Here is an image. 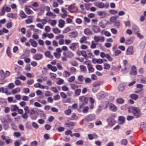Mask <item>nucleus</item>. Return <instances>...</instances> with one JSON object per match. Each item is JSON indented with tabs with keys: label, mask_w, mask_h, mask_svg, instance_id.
I'll return each mask as SVG.
<instances>
[{
	"label": "nucleus",
	"mask_w": 146,
	"mask_h": 146,
	"mask_svg": "<svg viewBox=\"0 0 146 146\" xmlns=\"http://www.w3.org/2000/svg\"><path fill=\"white\" fill-rule=\"evenodd\" d=\"M27 113L25 112V113L22 115V117L24 119H27L28 118Z\"/></svg>",
	"instance_id": "obj_61"
},
{
	"label": "nucleus",
	"mask_w": 146,
	"mask_h": 146,
	"mask_svg": "<svg viewBox=\"0 0 146 146\" xmlns=\"http://www.w3.org/2000/svg\"><path fill=\"white\" fill-rule=\"evenodd\" d=\"M21 139H18L14 142L15 146H19L20 145V142H21Z\"/></svg>",
	"instance_id": "obj_34"
},
{
	"label": "nucleus",
	"mask_w": 146,
	"mask_h": 146,
	"mask_svg": "<svg viewBox=\"0 0 146 146\" xmlns=\"http://www.w3.org/2000/svg\"><path fill=\"white\" fill-rule=\"evenodd\" d=\"M80 68L82 71L85 72L86 70V67L82 65H81L80 66Z\"/></svg>",
	"instance_id": "obj_32"
},
{
	"label": "nucleus",
	"mask_w": 146,
	"mask_h": 146,
	"mask_svg": "<svg viewBox=\"0 0 146 146\" xmlns=\"http://www.w3.org/2000/svg\"><path fill=\"white\" fill-rule=\"evenodd\" d=\"M42 57L43 55L42 54L40 53H38L34 54L33 56V58L35 60H41Z\"/></svg>",
	"instance_id": "obj_6"
},
{
	"label": "nucleus",
	"mask_w": 146,
	"mask_h": 146,
	"mask_svg": "<svg viewBox=\"0 0 146 146\" xmlns=\"http://www.w3.org/2000/svg\"><path fill=\"white\" fill-rule=\"evenodd\" d=\"M19 107L16 105H12L11 106V110L12 111H15L19 110Z\"/></svg>",
	"instance_id": "obj_18"
},
{
	"label": "nucleus",
	"mask_w": 146,
	"mask_h": 146,
	"mask_svg": "<svg viewBox=\"0 0 146 146\" xmlns=\"http://www.w3.org/2000/svg\"><path fill=\"white\" fill-rule=\"evenodd\" d=\"M87 65L89 71V73L93 72L94 71V69L92 65L89 63H88Z\"/></svg>",
	"instance_id": "obj_10"
},
{
	"label": "nucleus",
	"mask_w": 146,
	"mask_h": 146,
	"mask_svg": "<svg viewBox=\"0 0 146 146\" xmlns=\"http://www.w3.org/2000/svg\"><path fill=\"white\" fill-rule=\"evenodd\" d=\"M100 87H94L92 88V91L94 93L97 92L98 90L99 89Z\"/></svg>",
	"instance_id": "obj_57"
},
{
	"label": "nucleus",
	"mask_w": 146,
	"mask_h": 146,
	"mask_svg": "<svg viewBox=\"0 0 146 146\" xmlns=\"http://www.w3.org/2000/svg\"><path fill=\"white\" fill-rule=\"evenodd\" d=\"M130 74L131 75H136L137 74L136 67L135 66H133L131 67V70L130 72Z\"/></svg>",
	"instance_id": "obj_8"
},
{
	"label": "nucleus",
	"mask_w": 146,
	"mask_h": 146,
	"mask_svg": "<svg viewBox=\"0 0 146 146\" xmlns=\"http://www.w3.org/2000/svg\"><path fill=\"white\" fill-rule=\"evenodd\" d=\"M96 68L98 70L100 71L102 70L103 67L101 65L99 64H97L96 66Z\"/></svg>",
	"instance_id": "obj_41"
},
{
	"label": "nucleus",
	"mask_w": 146,
	"mask_h": 146,
	"mask_svg": "<svg viewBox=\"0 0 146 146\" xmlns=\"http://www.w3.org/2000/svg\"><path fill=\"white\" fill-rule=\"evenodd\" d=\"M52 45L54 47H57L58 46V44L57 41L55 40H54L52 42Z\"/></svg>",
	"instance_id": "obj_40"
},
{
	"label": "nucleus",
	"mask_w": 146,
	"mask_h": 146,
	"mask_svg": "<svg viewBox=\"0 0 146 146\" xmlns=\"http://www.w3.org/2000/svg\"><path fill=\"white\" fill-rule=\"evenodd\" d=\"M132 113L134 116L136 118H138L140 117L141 115L140 111L138 108L134 107H132Z\"/></svg>",
	"instance_id": "obj_1"
},
{
	"label": "nucleus",
	"mask_w": 146,
	"mask_h": 146,
	"mask_svg": "<svg viewBox=\"0 0 146 146\" xmlns=\"http://www.w3.org/2000/svg\"><path fill=\"white\" fill-rule=\"evenodd\" d=\"M25 12L28 15L32 14L34 13L29 8V6H25Z\"/></svg>",
	"instance_id": "obj_9"
},
{
	"label": "nucleus",
	"mask_w": 146,
	"mask_h": 146,
	"mask_svg": "<svg viewBox=\"0 0 146 146\" xmlns=\"http://www.w3.org/2000/svg\"><path fill=\"white\" fill-rule=\"evenodd\" d=\"M81 92V89H76L74 92L75 94L77 96L80 95Z\"/></svg>",
	"instance_id": "obj_33"
},
{
	"label": "nucleus",
	"mask_w": 146,
	"mask_h": 146,
	"mask_svg": "<svg viewBox=\"0 0 146 146\" xmlns=\"http://www.w3.org/2000/svg\"><path fill=\"white\" fill-rule=\"evenodd\" d=\"M32 39H30L29 41L31 42V44L32 46L35 47L37 46V43L35 41H33V42H31Z\"/></svg>",
	"instance_id": "obj_37"
},
{
	"label": "nucleus",
	"mask_w": 146,
	"mask_h": 146,
	"mask_svg": "<svg viewBox=\"0 0 146 146\" xmlns=\"http://www.w3.org/2000/svg\"><path fill=\"white\" fill-rule=\"evenodd\" d=\"M52 31L55 34H58L60 33V31L57 28H53Z\"/></svg>",
	"instance_id": "obj_29"
},
{
	"label": "nucleus",
	"mask_w": 146,
	"mask_h": 146,
	"mask_svg": "<svg viewBox=\"0 0 146 146\" xmlns=\"http://www.w3.org/2000/svg\"><path fill=\"white\" fill-rule=\"evenodd\" d=\"M56 66L58 69L60 70H63V68L61 66V65L60 63H58L56 64Z\"/></svg>",
	"instance_id": "obj_54"
},
{
	"label": "nucleus",
	"mask_w": 146,
	"mask_h": 146,
	"mask_svg": "<svg viewBox=\"0 0 146 146\" xmlns=\"http://www.w3.org/2000/svg\"><path fill=\"white\" fill-rule=\"evenodd\" d=\"M89 110V107L88 106H86L84 107L83 110L82 112L84 113H86Z\"/></svg>",
	"instance_id": "obj_45"
},
{
	"label": "nucleus",
	"mask_w": 146,
	"mask_h": 146,
	"mask_svg": "<svg viewBox=\"0 0 146 146\" xmlns=\"http://www.w3.org/2000/svg\"><path fill=\"white\" fill-rule=\"evenodd\" d=\"M105 35L107 37H110L111 36L110 33L108 31H106L104 33Z\"/></svg>",
	"instance_id": "obj_59"
},
{
	"label": "nucleus",
	"mask_w": 146,
	"mask_h": 146,
	"mask_svg": "<svg viewBox=\"0 0 146 146\" xmlns=\"http://www.w3.org/2000/svg\"><path fill=\"white\" fill-rule=\"evenodd\" d=\"M125 86L123 84H120L118 87V90L119 91H123L125 89Z\"/></svg>",
	"instance_id": "obj_28"
},
{
	"label": "nucleus",
	"mask_w": 146,
	"mask_h": 146,
	"mask_svg": "<svg viewBox=\"0 0 146 146\" xmlns=\"http://www.w3.org/2000/svg\"><path fill=\"white\" fill-rule=\"evenodd\" d=\"M91 80L89 78H86L85 79V82L86 83H89L91 82Z\"/></svg>",
	"instance_id": "obj_60"
},
{
	"label": "nucleus",
	"mask_w": 146,
	"mask_h": 146,
	"mask_svg": "<svg viewBox=\"0 0 146 146\" xmlns=\"http://www.w3.org/2000/svg\"><path fill=\"white\" fill-rule=\"evenodd\" d=\"M54 56L57 59H59L60 57L61 54L60 53L55 52L54 53Z\"/></svg>",
	"instance_id": "obj_35"
},
{
	"label": "nucleus",
	"mask_w": 146,
	"mask_h": 146,
	"mask_svg": "<svg viewBox=\"0 0 146 146\" xmlns=\"http://www.w3.org/2000/svg\"><path fill=\"white\" fill-rule=\"evenodd\" d=\"M130 97L132 99L134 100H136L138 98V95L134 94H131L130 95Z\"/></svg>",
	"instance_id": "obj_25"
},
{
	"label": "nucleus",
	"mask_w": 146,
	"mask_h": 146,
	"mask_svg": "<svg viewBox=\"0 0 146 146\" xmlns=\"http://www.w3.org/2000/svg\"><path fill=\"white\" fill-rule=\"evenodd\" d=\"M32 125L35 129H37L38 127V124L35 122H33L32 123Z\"/></svg>",
	"instance_id": "obj_52"
},
{
	"label": "nucleus",
	"mask_w": 146,
	"mask_h": 146,
	"mask_svg": "<svg viewBox=\"0 0 146 146\" xmlns=\"http://www.w3.org/2000/svg\"><path fill=\"white\" fill-rule=\"evenodd\" d=\"M107 121L108 122V124L111 126H113L115 125V121L114 119L112 117H110L107 119Z\"/></svg>",
	"instance_id": "obj_3"
},
{
	"label": "nucleus",
	"mask_w": 146,
	"mask_h": 146,
	"mask_svg": "<svg viewBox=\"0 0 146 146\" xmlns=\"http://www.w3.org/2000/svg\"><path fill=\"white\" fill-rule=\"evenodd\" d=\"M125 117L122 116H121L119 117L118 120L120 121L119 123V124L121 125L123 124L125 121Z\"/></svg>",
	"instance_id": "obj_15"
},
{
	"label": "nucleus",
	"mask_w": 146,
	"mask_h": 146,
	"mask_svg": "<svg viewBox=\"0 0 146 146\" xmlns=\"http://www.w3.org/2000/svg\"><path fill=\"white\" fill-rule=\"evenodd\" d=\"M145 42L144 41L142 42L140 44V46L141 48L143 49L145 47Z\"/></svg>",
	"instance_id": "obj_44"
},
{
	"label": "nucleus",
	"mask_w": 146,
	"mask_h": 146,
	"mask_svg": "<svg viewBox=\"0 0 146 146\" xmlns=\"http://www.w3.org/2000/svg\"><path fill=\"white\" fill-rule=\"evenodd\" d=\"M7 17L13 19H16L17 17V15L16 13H9L7 14Z\"/></svg>",
	"instance_id": "obj_13"
},
{
	"label": "nucleus",
	"mask_w": 146,
	"mask_h": 146,
	"mask_svg": "<svg viewBox=\"0 0 146 146\" xmlns=\"http://www.w3.org/2000/svg\"><path fill=\"white\" fill-rule=\"evenodd\" d=\"M41 113H40V117L41 118H45L46 115L45 113L41 110L40 111Z\"/></svg>",
	"instance_id": "obj_51"
},
{
	"label": "nucleus",
	"mask_w": 146,
	"mask_h": 146,
	"mask_svg": "<svg viewBox=\"0 0 146 146\" xmlns=\"http://www.w3.org/2000/svg\"><path fill=\"white\" fill-rule=\"evenodd\" d=\"M51 28L49 26H46L44 29L45 31L47 32H49L50 31Z\"/></svg>",
	"instance_id": "obj_50"
},
{
	"label": "nucleus",
	"mask_w": 146,
	"mask_h": 146,
	"mask_svg": "<svg viewBox=\"0 0 146 146\" xmlns=\"http://www.w3.org/2000/svg\"><path fill=\"white\" fill-rule=\"evenodd\" d=\"M15 85L14 83H9L8 85L9 88L11 89H13L15 87Z\"/></svg>",
	"instance_id": "obj_58"
},
{
	"label": "nucleus",
	"mask_w": 146,
	"mask_h": 146,
	"mask_svg": "<svg viewBox=\"0 0 146 146\" xmlns=\"http://www.w3.org/2000/svg\"><path fill=\"white\" fill-rule=\"evenodd\" d=\"M50 90L54 93H56L58 92L56 88L55 87H52L50 88Z\"/></svg>",
	"instance_id": "obj_56"
},
{
	"label": "nucleus",
	"mask_w": 146,
	"mask_h": 146,
	"mask_svg": "<svg viewBox=\"0 0 146 146\" xmlns=\"http://www.w3.org/2000/svg\"><path fill=\"white\" fill-rule=\"evenodd\" d=\"M19 15L21 17L22 19L25 18H26L27 17V15L25 14L24 12L22 11H20Z\"/></svg>",
	"instance_id": "obj_23"
},
{
	"label": "nucleus",
	"mask_w": 146,
	"mask_h": 146,
	"mask_svg": "<svg viewBox=\"0 0 146 146\" xmlns=\"http://www.w3.org/2000/svg\"><path fill=\"white\" fill-rule=\"evenodd\" d=\"M114 23V25L116 27H118L120 25V23L119 20H117Z\"/></svg>",
	"instance_id": "obj_42"
},
{
	"label": "nucleus",
	"mask_w": 146,
	"mask_h": 146,
	"mask_svg": "<svg viewBox=\"0 0 146 146\" xmlns=\"http://www.w3.org/2000/svg\"><path fill=\"white\" fill-rule=\"evenodd\" d=\"M0 77L1 80H3L5 78V73L3 70H0Z\"/></svg>",
	"instance_id": "obj_22"
},
{
	"label": "nucleus",
	"mask_w": 146,
	"mask_h": 146,
	"mask_svg": "<svg viewBox=\"0 0 146 146\" xmlns=\"http://www.w3.org/2000/svg\"><path fill=\"white\" fill-rule=\"evenodd\" d=\"M133 29L135 33L138 32L139 31V30L138 27L136 26H135L134 27H133Z\"/></svg>",
	"instance_id": "obj_47"
},
{
	"label": "nucleus",
	"mask_w": 146,
	"mask_h": 146,
	"mask_svg": "<svg viewBox=\"0 0 146 146\" xmlns=\"http://www.w3.org/2000/svg\"><path fill=\"white\" fill-rule=\"evenodd\" d=\"M37 145V143L36 141H34L31 143V146H36Z\"/></svg>",
	"instance_id": "obj_64"
},
{
	"label": "nucleus",
	"mask_w": 146,
	"mask_h": 146,
	"mask_svg": "<svg viewBox=\"0 0 146 146\" xmlns=\"http://www.w3.org/2000/svg\"><path fill=\"white\" fill-rule=\"evenodd\" d=\"M46 15L49 17H50L53 19L55 18L56 16V15L54 13H52L51 11L47 12L46 13Z\"/></svg>",
	"instance_id": "obj_17"
},
{
	"label": "nucleus",
	"mask_w": 146,
	"mask_h": 146,
	"mask_svg": "<svg viewBox=\"0 0 146 146\" xmlns=\"http://www.w3.org/2000/svg\"><path fill=\"white\" fill-rule=\"evenodd\" d=\"M134 39L133 37H131L129 39L126 40L125 43L126 44H131L133 42Z\"/></svg>",
	"instance_id": "obj_16"
},
{
	"label": "nucleus",
	"mask_w": 146,
	"mask_h": 146,
	"mask_svg": "<svg viewBox=\"0 0 146 146\" xmlns=\"http://www.w3.org/2000/svg\"><path fill=\"white\" fill-rule=\"evenodd\" d=\"M97 7L100 8H103L104 7V3L100 2L98 5Z\"/></svg>",
	"instance_id": "obj_38"
},
{
	"label": "nucleus",
	"mask_w": 146,
	"mask_h": 146,
	"mask_svg": "<svg viewBox=\"0 0 146 146\" xmlns=\"http://www.w3.org/2000/svg\"><path fill=\"white\" fill-rule=\"evenodd\" d=\"M126 55H131L133 54V47L131 46L129 47L126 50Z\"/></svg>",
	"instance_id": "obj_7"
},
{
	"label": "nucleus",
	"mask_w": 146,
	"mask_h": 146,
	"mask_svg": "<svg viewBox=\"0 0 146 146\" xmlns=\"http://www.w3.org/2000/svg\"><path fill=\"white\" fill-rule=\"evenodd\" d=\"M84 34L87 35H91L93 34L92 31L89 29L87 28L84 30Z\"/></svg>",
	"instance_id": "obj_12"
},
{
	"label": "nucleus",
	"mask_w": 146,
	"mask_h": 146,
	"mask_svg": "<svg viewBox=\"0 0 146 146\" xmlns=\"http://www.w3.org/2000/svg\"><path fill=\"white\" fill-rule=\"evenodd\" d=\"M60 95L61 97L63 99L66 98L67 97L66 94L64 92H61L60 94Z\"/></svg>",
	"instance_id": "obj_62"
},
{
	"label": "nucleus",
	"mask_w": 146,
	"mask_h": 146,
	"mask_svg": "<svg viewBox=\"0 0 146 146\" xmlns=\"http://www.w3.org/2000/svg\"><path fill=\"white\" fill-rule=\"evenodd\" d=\"M57 23V21L56 20H52L50 23L51 25L52 26H54Z\"/></svg>",
	"instance_id": "obj_53"
},
{
	"label": "nucleus",
	"mask_w": 146,
	"mask_h": 146,
	"mask_svg": "<svg viewBox=\"0 0 146 146\" xmlns=\"http://www.w3.org/2000/svg\"><path fill=\"white\" fill-rule=\"evenodd\" d=\"M11 11V8L7 6L6 5H5L3 7L2 9H1V13L2 14V15H3L5 13V11L7 12H10Z\"/></svg>",
	"instance_id": "obj_4"
},
{
	"label": "nucleus",
	"mask_w": 146,
	"mask_h": 146,
	"mask_svg": "<svg viewBox=\"0 0 146 146\" xmlns=\"http://www.w3.org/2000/svg\"><path fill=\"white\" fill-rule=\"evenodd\" d=\"M45 56L47 57L48 58L51 59H52L53 56L51 54L50 52V51H47L45 53Z\"/></svg>",
	"instance_id": "obj_20"
},
{
	"label": "nucleus",
	"mask_w": 146,
	"mask_h": 146,
	"mask_svg": "<svg viewBox=\"0 0 146 146\" xmlns=\"http://www.w3.org/2000/svg\"><path fill=\"white\" fill-rule=\"evenodd\" d=\"M58 26L62 28L64 27L65 22L63 20L60 19L58 21Z\"/></svg>",
	"instance_id": "obj_19"
},
{
	"label": "nucleus",
	"mask_w": 146,
	"mask_h": 146,
	"mask_svg": "<svg viewBox=\"0 0 146 146\" xmlns=\"http://www.w3.org/2000/svg\"><path fill=\"white\" fill-rule=\"evenodd\" d=\"M144 122L141 123V127L142 128L143 131L146 132V124H144Z\"/></svg>",
	"instance_id": "obj_39"
},
{
	"label": "nucleus",
	"mask_w": 146,
	"mask_h": 146,
	"mask_svg": "<svg viewBox=\"0 0 146 146\" xmlns=\"http://www.w3.org/2000/svg\"><path fill=\"white\" fill-rule=\"evenodd\" d=\"M86 39L87 38L86 36H84L82 37L80 40V43L81 44H82L84 43H86L87 42V41H86Z\"/></svg>",
	"instance_id": "obj_24"
},
{
	"label": "nucleus",
	"mask_w": 146,
	"mask_h": 146,
	"mask_svg": "<svg viewBox=\"0 0 146 146\" xmlns=\"http://www.w3.org/2000/svg\"><path fill=\"white\" fill-rule=\"evenodd\" d=\"M121 52V51L119 50H116L115 52V54H113V56H117L120 54Z\"/></svg>",
	"instance_id": "obj_31"
},
{
	"label": "nucleus",
	"mask_w": 146,
	"mask_h": 146,
	"mask_svg": "<svg viewBox=\"0 0 146 146\" xmlns=\"http://www.w3.org/2000/svg\"><path fill=\"white\" fill-rule=\"evenodd\" d=\"M20 88H17L11 91V92L13 94H14L20 92Z\"/></svg>",
	"instance_id": "obj_21"
},
{
	"label": "nucleus",
	"mask_w": 146,
	"mask_h": 146,
	"mask_svg": "<svg viewBox=\"0 0 146 146\" xmlns=\"http://www.w3.org/2000/svg\"><path fill=\"white\" fill-rule=\"evenodd\" d=\"M110 110L113 111H115L117 109V107L113 104H111L109 106Z\"/></svg>",
	"instance_id": "obj_14"
},
{
	"label": "nucleus",
	"mask_w": 146,
	"mask_h": 146,
	"mask_svg": "<svg viewBox=\"0 0 146 146\" xmlns=\"http://www.w3.org/2000/svg\"><path fill=\"white\" fill-rule=\"evenodd\" d=\"M92 30L94 33H98L100 31V29L98 26L94 25L93 26Z\"/></svg>",
	"instance_id": "obj_11"
},
{
	"label": "nucleus",
	"mask_w": 146,
	"mask_h": 146,
	"mask_svg": "<svg viewBox=\"0 0 146 146\" xmlns=\"http://www.w3.org/2000/svg\"><path fill=\"white\" fill-rule=\"evenodd\" d=\"M72 111L71 110L68 109L64 111L65 113L67 115H69L71 113Z\"/></svg>",
	"instance_id": "obj_48"
},
{
	"label": "nucleus",
	"mask_w": 146,
	"mask_h": 146,
	"mask_svg": "<svg viewBox=\"0 0 146 146\" xmlns=\"http://www.w3.org/2000/svg\"><path fill=\"white\" fill-rule=\"evenodd\" d=\"M6 52L8 56L10 58L11 57V54L9 49V47H8L7 49Z\"/></svg>",
	"instance_id": "obj_46"
},
{
	"label": "nucleus",
	"mask_w": 146,
	"mask_h": 146,
	"mask_svg": "<svg viewBox=\"0 0 146 146\" xmlns=\"http://www.w3.org/2000/svg\"><path fill=\"white\" fill-rule=\"evenodd\" d=\"M110 68V64L108 63H105L104 64V68L105 70H109Z\"/></svg>",
	"instance_id": "obj_30"
},
{
	"label": "nucleus",
	"mask_w": 146,
	"mask_h": 146,
	"mask_svg": "<svg viewBox=\"0 0 146 146\" xmlns=\"http://www.w3.org/2000/svg\"><path fill=\"white\" fill-rule=\"evenodd\" d=\"M103 60L102 59L99 58L98 59H97L96 60V63L101 64L103 63Z\"/></svg>",
	"instance_id": "obj_55"
},
{
	"label": "nucleus",
	"mask_w": 146,
	"mask_h": 146,
	"mask_svg": "<svg viewBox=\"0 0 146 146\" xmlns=\"http://www.w3.org/2000/svg\"><path fill=\"white\" fill-rule=\"evenodd\" d=\"M117 102L118 104H121L124 103V100L122 98H120L117 99Z\"/></svg>",
	"instance_id": "obj_27"
},
{
	"label": "nucleus",
	"mask_w": 146,
	"mask_h": 146,
	"mask_svg": "<svg viewBox=\"0 0 146 146\" xmlns=\"http://www.w3.org/2000/svg\"><path fill=\"white\" fill-rule=\"evenodd\" d=\"M1 92L3 93H5L7 95H10L11 94L8 93V89L7 88H4L3 87H1Z\"/></svg>",
	"instance_id": "obj_26"
},
{
	"label": "nucleus",
	"mask_w": 146,
	"mask_h": 146,
	"mask_svg": "<svg viewBox=\"0 0 146 146\" xmlns=\"http://www.w3.org/2000/svg\"><path fill=\"white\" fill-rule=\"evenodd\" d=\"M108 94L107 93H104L100 95V99H102L105 98L108 96Z\"/></svg>",
	"instance_id": "obj_49"
},
{
	"label": "nucleus",
	"mask_w": 146,
	"mask_h": 146,
	"mask_svg": "<svg viewBox=\"0 0 146 146\" xmlns=\"http://www.w3.org/2000/svg\"><path fill=\"white\" fill-rule=\"evenodd\" d=\"M34 82L33 80H29L27 81V84L29 85H32Z\"/></svg>",
	"instance_id": "obj_63"
},
{
	"label": "nucleus",
	"mask_w": 146,
	"mask_h": 146,
	"mask_svg": "<svg viewBox=\"0 0 146 146\" xmlns=\"http://www.w3.org/2000/svg\"><path fill=\"white\" fill-rule=\"evenodd\" d=\"M109 12L112 15H115L117 13V11L115 10H110L109 11Z\"/></svg>",
	"instance_id": "obj_36"
},
{
	"label": "nucleus",
	"mask_w": 146,
	"mask_h": 146,
	"mask_svg": "<svg viewBox=\"0 0 146 146\" xmlns=\"http://www.w3.org/2000/svg\"><path fill=\"white\" fill-rule=\"evenodd\" d=\"M95 118V115L94 114H91L85 117V120L86 121H91Z\"/></svg>",
	"instance_id": "obj_2"
},
{
	"label": "nucleus",
	"mask_w": 146,
	"mask_h": 146,
	"mask_svg": "<svg viewBox=\"0 0 146 146\" xmlns=\"http://www.w3.org/2000/svg\"><path fill=\"white\" fill-rule=\"evenodd\" d=\"M79 100L82 102V104H83L86 105L88 103V99L87 97L83 96L79 97Z\"/></svg>",
	"instance_id": "obj_5"
},
{
	"label": "nucleus",
	"mask_w": 146,
	"mask_h": 146,
	"mask_svg": "<svg viewBox=\"0 0 146 146\" xmlns=\"http://www.w3.org/2000/svg\"><path fill=\"white\" fill-rule=\"evenodd\" d=\"M121 143L122 145H126L127 144V140L126 139H123L121 141Z\"/></svg>",
	"instance_id": "obj_43"
}]
</instances>
